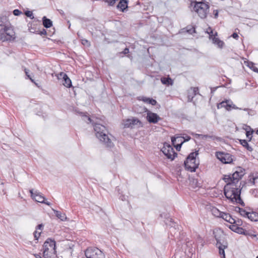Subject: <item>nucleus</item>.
<instances>
[{
	"instance_id": "9d476101",
	"label": "nucleus",
	"mask_w": 258,
	"mask_h": 258,
	"mask_svg": "<svg viewBox=\"0 0 258 258\" xmlns=\"http://www.w3.org/2000/svg\"><path fill=\"white\" fill-rule=\"evenodd\" d=\"M216 156L221 162L224 164H229L233 161L232 156L229 153L217 152Z\"/></svg>"
},
{
	"instance_id": "8fccbe9b",
	"label": "nucleus",
	"mask_w": 258,
	"mask_h": 258,
	"mask_svg": "<svg viewBox=\"0 0 258 258\" xmlns=\"http://www.w3.org/2000/svg\"><path fill=\"white\" fill-rule=\"evenodd\" d=\"M187 31L190 34H192L195 32V28L192 27L191 29H187Z\"/></svg>"
},
{
	"instance_id": "f3484780",
	"label": "nucleus",
	"mask_w": 258,
	"mask_h": 258,
	"mask_svg": "<svg viewBox=\"0 0 258 258\" xmlns=\"http://www.w3.org/2000/svg\"><path fill=\"white\" fill-rule=\"evenodd\" d=\"M52 210L55 214V216L61 221H64L67 220V218L64 213H61L60 212L58 211L53 208H52Z\"/></svg>"
},
{
	"instance_id": "69168bd1",
	"label": "nucleus",
	"mask_w": 258,
	"mask_h": 258,
	"mask_svg": "<svg viewBox=\"0 0 258 258\" xmlns=\"http://www.w3.org/2000/svg\"><path fill=\"white\" fill-rule=\"evenodd\" d=\"M210 30H208V28L207 29L206 32L207 33V31H210Z\"/></svg>"
},
{
	"instance_id": "393cba45",
	"label": "nucleus",
	"mask_w": 258,
	"mask_h": 258,
	"mask_svg": "<svg viewBox=\"0 0 258 258\" xmlns=\"http://www.w3.org/2000/svg\"><path fill=\"white\" fill-rule=\"evenodd\" d=\"M196 136L198 138H200L202 139H211L213 140L217 139V137L213 135H202V134H196Z\"/></svg>"
},
{
	"instance_id": "c756f323",
	"label": "nucleus",
	"mask_w": 258,
	"mask_h": 258,
	"mask_svg": "<svg viewBox=\"0 0 258 258\" xmlns=\"http://www.w3.org/2000/svg\"><path fill=\"white\" fill-rule=\"evenodd\" d=\"M212 213L214 216L217 217L221 218L222 216V212L220 211L216 208H213L211 210Z\"/></svg>"
},
{
	"instance_id": "cd10ccee",
	"label": "nucleus",
	"mask_w": 258,
	"mask_h": 258,
	"mask_svg": "<svg viewBox=\"0 0 258 258\" xmlns=\"http://www.w3.org/2000/svg\"><path fill=\"white\" fill-rule=\"evenodd\" d=\"M166 224L167 225H169L170 226V232L171 233L175 229V227L176 226V223L173 221L172 219H167L166 221Z\"/></svg>"
},
{
	"instance_id": "c9c22d12",
	"label": "nucleus",
	"mask_w": 258,
	"mask_h": 258,
	"mask_svg": "<svg viewBox=\"0 0 258 258\" xmlns=\"http://www.w3.org/2000/svg\"><path fill=\"white\" fill-rule=\"evenodd\" d=\"M253 133V131L252 130L251 131H246V137L249 139V141H250L252 139V134Z\"/></svg>"
},
{
	"instance_id": "f257e3e1",
	"label": "nucleus",
	"mask_w": 258,
	"mask_h": 258,
	"mask_svg": "<svg viewBox=\"0 0 258 258\" xmlns=\"http://www.w3.org/2000/svg\"><path fill=\"white\" fill-rule=\"evenodd\" d=\"M223 179L227 183L224 188V194L226 198L232 202L244 206V203L240 197L241 189L237 188V186L233 183L231 175H224Z\"/></svg>"
},
{
	"instance_id": "0e129e2a",
	"label": "nucleus",
	"mask_w": 258,
	"mask_h": 258,
	"mask_svg": "<svg viewBox=\"0 0 258 258\" xmlns=\"http://www.w3.org/2000/svg\"><path fill=\"white\" fill-rule=\"evenodd\" d=\"M120 199L122 200V201H124L125 200V197L124 196H122L120 197Z\"/></svg>"
},
{
	"instance_id": "473e14b6",
	"label": "nucleus",
	"mask_w": 258,
	"mask_h": 258,
	"mask_svg": "<svg viewBox=\"0 0 258 258\" xmlns=\"http://www.w3.org/2000/svg\"><path fill=\"white\" fill-rule=\"evenodd\" d=\"M247 66L253 71L258 73V69L255 66V64L251 61L247 62Z\"/></svg>"
},
{
	"instance_id": "680f3d73",
	"label": "nucleus",
	"mask_w": 258,
	"mask_h": 258,
	"mask_svg": "<svg viewBox=\"0 0 258 258\" xmlns=\"http://www.w3.org/2000/svg\"><path fill=\"white\" fill-rule=\"evenodd\" d=\"M24 71H25V73L26 76L29 75V70H28L27 69H25Z\"/></svg>"
},
{
	"instance_id": "338daca9",
	"label": "nucleus",
	"mask_w": 258,
	"mask_h": 258,
	"mask_svg": "<svg viewBox=\"0 0 258 258\" xmlns=\"http://www.w3.org/2000/svg\"><path fill=\"white\" fill-rule=\"evenodd\" d=\"M256 134L258 135V130L256 131Z\"/></svg>"
},
{
	"instance_id": "13d9d810",
	"label": "nucleus",
	"mask_w": 258,
	"mask_h": 258,
	"mask_svg": "<svg viewBox=\"0 0 258 258\" xmlns=\"http://www.w3.org/2000/svg\"><path fill=\"white\" fill-rule=\"evenodd\" d=\"M27 78L30 79L32 82L34 83V80L29 75H27Z\"/></svg>"
},
{
	"instance_id": "2eb2a0df",
	"label": "nucleus",
	"mask_w": 258,
	"mask_h": 258,
	"mask_svg": "<svg viewBox=\"0 0 258 258\" xmlns=\"http://www.w3.org/2000/svg\"><path fill=\"white\" fill-rule=\"evenodd\" d=\"M123 121V125L124 127H133L134 125L137 124L138 122H141L138 119L136 118L127 119Z\"/></svg>"
},
{
	"instance_id": "f8f14e48",
	"label": "nucleus",
	"mask_w": 258,
	"mask_h": 258,
	"mask_svg": "<svg viewBox=\"0 0 258 258\" xmlns=\"http://www.w3.org/2000/svg\"><path fill=\"white\" fill-rule=\"evenodd\" d=\"M218 109L225 108L227 110L230 111L232 109H241L233 104L232 101L230 100H225L218 103L217 106Z\"/></svg>"
},
{
	"instance_id": "ea45409f",
	"label": "nucleus",
	"mask_w": 258,
	"mask_h": 258,
	"mask_svg": "<svg viewBox=\"0 0 258 258\" xmlns=\"http://www.w3.org/2000/svg\"><path fill=\"white\" fill-rule=\"evenodd\" d=\"M232 225H230L229 226V228L232 230L234 232H236V231L237 230V228L239 227L238 226H237V225H234V224H232Z\"/></svg>"
},
{
	"instance_id": "aec40b11",
	"label": "nucleus",
	"mask_w": 258,
	"mask_h": 258,
	"mask_svg": "<svg viewBox=\"0 0 258 258\" xmlns=\"http://www.w3.org/2000/svg\"><path fill=\"white\" fill-rule=\"evenodd\" d=\"M117 7L120 9L122 12H123L124 10L127 8V1L120 0Z\"/></svg>"
},
{
	"instance_id": "bb28decb",
	"label": "nucleus",
	"mask_w": 258,
	"mask_h": 258,
	"mask_svg": "<svg viewBox=\"0 0 258 258\" xmlns=\"http://www.w3.org/2000/svg\"><path fill=\"white\" fill-rule=\"evenodd\" d=\"M245 236H248L252 238H256V239H258V235L250 230H246L245 229L244 234Z\"/></svg>"
},
{
	"instance_id": "20e7f679",
	"label": "nucleus",
	"mask_w": 258,
	"mask_h": 258,
	"mask_svg": "<svg viewBox=\"0 0 258 258\" xmlns=\"http://www.w3.org/2000/svg\"><path fill=\"white\" fill-rule=\"evenodd\" d=\"M191 6H194V10L197 13L201 19H205L210 8L208 3L202 2H191Z\"/></svg>"
},
{
	"instance_id": "58836bf2",
	"label": "nucleus",
	"mask_w": 258,
	"mask_h": 258,
	"mask_svg": "<svg viewBox=\"0 0 258 258\" xmlns=\"http://www.w3.org/2000/svg\"><path fill=\"white\" fill-rule=\"evenodd\" d=\"M245 229H243L242 227H238L237 229V230L236 231V233H237L238 234H244Z\"/></svg>"
},
{
	"instance_id": "de8ad7c7",
	"label": "nucleus",
	"mask_w": 258,
	"mask_h": 258,
	"mask_svg": "<svg viewBox=\"0 0 258 258\" xmlns=\"http://www.w3.org/2000/svg\"><path fill=\"white\" fill-rule=\"evenodd\" d=\"M191 89L192 90V94L194 96L196 95L199 91L198 88L194 87V88H191Z\"/></svg>"
},
{
	"instance_id": "9b49d317",
	"label": "nucleus",
	"mask_w": 258,
	"mask_h": 258,
	"mask_svg": "<svg viewBox=\"0 0 258 258\" xmlns=\"http://www.w3.org/2000/svg\"><path fill=\"white\" fill-rule=\"evenodd\" d=\"M161 151L167 158L173 160L177 153L175 152L173 148L168 144H164Z\"/></svg>"
},
{
	"instance_id": "5fc2aeb1",
	"label": "nucleus",
	"mask_w": 258,
	"mask_h": 258,
	"mask_svg": "<svg viewBox=\"0 0 258 258\" xmlns=\"http://www.w3.org/2000/svg\"><path fill=\"white\" fill-rule=\"evenodd\" d=\"M128 53H129V49L127 48H125L122 51V53H123L124 54H128Z\"/></svg>"
},
{
	"instance_id": "423d86ee",
	"label": "nucleus",
	"mask_w": 258,
	"mask_h": 258,
	"mask_svg": "<svg viewBox=\"0 0 258 258\" xmlns=\"http://www.w3.org/2000/svg\"><path fill=\"white\" fill-rule=\"evenodd\" d=\"M199 154L198 151L190 153L187 157L184 162V167L186 170L195 172L198 167L199 162H197L196 157Z\"/></svg>"
},
{
	"instance_id": "6ab92c4d",
	"label": "nucleus",
	"mask_w": 258,
	"mask_h": 258,
	"mask_svg": "<svg viewBox=\"0 0 258 258\" xmlns=\"http://www.w3.org/2000/svg\"><path fill=\"white\" fill-rule=\"evenodd\" d=\"M42 23L43 25L46 28H49L52 26V22L49 19L46 18V17L44 16L42 18Z\"/></svg>"
},
{
	"instance_id": "7c9ffc66",
	"label": "nucleus",
	"mask_w": 258,
	"mask_h": 258,
	"mask_svg": "<svg viewBox=\"0 0 258 258\" xmlns=\"http://www.w3.org/2000/svg\"><path fill=\"white\" fill-rule=\"evenodd\" d=\"M87 113H81V114L82 115V116L83 117V119L84 121H85L88 123H91L92 124H94V121L87 114Z\"/></svg>"
},
{
	"instance_id": "e2e57ef3",
	"label": "nucleus",
	"mask_w": 258,
	"mask_h": 258,
	"mask_svg": "<svg viewBox=\"0 0 258 258\" xmlns=\"http://www.w3.org/2000/svg\"><path fill=\"white\" fill-rule=\"evenodd\" d=\"M194 96V95L193 94H192V96H191V95H188V99H189H189H190V100H191V99L193 98Z\"/></svg>"
},
{
	"instance_id": "864d4df0",
	"label": "nucleus",
	"mask_w": 258,
	"mask_h": 258,
	"mask_svg": "<svg viewBox=\"0 0 258 258\" xmlns=\"http://www.w3.org/2000/svg\"><path fill=\"white\" fill-rule=\"evenodd\" d=\"M182 139H183V141L182 142L184 143V142L188 141L191 138L189 136H186L184 137H182Z\"/></svg>"
},
{
	"instance_id": "6e6552de",
	"label": "nucleus",
	"mask_w": 258,
	"mask_h": 258,
	"mask_svg": "<svg viewBox=\"0 0 258 258\" xmlns=\"http://www.w3.org/2000/svg\"><path fill=\"white\" fill-rule=\"evenodd\" d=\"M85 254L87 258H105V255L103 252L97 247L88 248Z\"/></svg>"
},
{
	"instance_id": "a211bd4d",
	"label": "nucleus",
	"mask_w": 258,
	"mask_h": 258,
	"mask_svg": "<svg viewBox=\"0 0 258 258\" xmlns=\"http://www.w3.org/2000/svg\"><path fill=\"white\" fill-rule=\"evenodd\" d=\"M212 40L213 43L214 44L217 45L220 48H222L225 44L223 41L220 40L218 38L216 37L215 36L213 37Z\"/></svg>"
},
{
	"instance_id": "4d7b16f0",
	"label": "nucleus",
	"mask_w": 258,
	"mask_h": 258,
	"mask_svg": "<svg viewBox=\"0 0 258 258\" xmlns=\"http://www.w3.org/2000/svg\"><path fill=\"white\" fill-rule=\"evenodd\" d=\"M197 241L199 242H202L203 239L200 236H199L197 238Z\"/></svg>"
},
{
	"instance_id": "ddd939ff",
	"label": "nucleus",
	"mask_w": 258,
	"mask_h": 258,
	"mask_svg": "<svg viewBox=\"0 0 258 258\" xmlns=\"http://www.w3.org/2000/svg\"><path fill=\"white\" fill-rule=\"evenodd\" d=\"M244 174L245 169L240 167H238L237 170L231 175L233 183L236 185Z\"/></svg>"
},
{
	"instance_id": "2f4dec72",
	"label": "nucleus",
	"mask_w": 258,
	"mask_h": 258,
	"mask_svg": "<svg viewBox=\"0 0 258 258\" xmlns=\"http://www.w3.org/2000/svg\"><path fill=\"white\" fill-rule=\"evenodd\" d=\"M217 247L219 249V253L221 256V258H225V254L224 249L227 248V247L222 246H217Z\"/></svg>"
},
{
	"instance_id": "1a4fd4ad",
	"label": "nucleus",
	"mask_w": 258,
	"mask_h": 258,
	"mask_svg": "<svg viewBox=\"0 0 258 258\" xmlns=\"http://www.w3.org/2000/svg\"><path fill=\"white\" fill-rule=\"evenodd\" d=\"M29 192L31 194V198L36 202L44 204L48 206H50L51 205L50 202H45V197L39 191L36 190L34 192L33 189H30Z\"/></svg>"
},
{
	"instance_id": "c85d7f7f",
	"label": "nucleus",
	"mask_w": 258,
	"mask_h": 258,
	"mask_svg": "<svg viewBox=\"0 0 258 258\" xmlns=\"http://www.w3.org/2000/svg\"><path fill=\"white\" fill-rule=\"evenodd\" d=\"M144 102L148 103L152 105H155L157 103V101L152 98L142 97V99Z\"/></svg>"
},
{
	"instance_id": "774afa93",
	"label": "nucleus",
	"mask_w": 258,
	"mask_h": 258,
	"mask_svg": "<svg viewBox=\"0 0 258 258\" xmlns=\"http://www.w3.org/2000/svg\"><path fill=\"white\" fill-rule=\"evenodd\" d=\"M248 110V109H247V108L244 109V110Z\"/></svg>"
},
{
	"instance_id": "72a5a7b5",
	"label": "nucleus",
	"mask_w": 258,
	"mask_h": 258,
	"mask_svg": "<svg viewBox=\"0 0 258 258\" xmlns=\"http://www.w3.org/2000/svg\"><path fill=\"white\" fill-rule=\"evenodd\" d=\"M182 137H172L171 138V142L173 145H176L177 142H180L182 141Z\"/></svg>"
},
{
	"instance_id": "3c124183",
	"label": "nucleus",
	"mask_w": 258,
	"mask_h": 258,
	"mask_svg": "<svg viewBox=\"0 0 258 258\" xmlns=\"http://www.w3.org/2000/svg\"><path fill=\"white\" fill-rule=\"evenodd\" d=\"M82 43L84 45H88V44L90 45L89 41L87 39H85L82 40Z\"/></svg>"
},
{
	"instance_id": "c03bdc74",
	"label": "nucleus",
	"mask_w": 258,
	"mask_h": 258,
	"mask_svg": "<svg viewBox=\"0 0 258 258\" xmlns=\"http://www.w3.org/2000/svg\"><path fill=\"white\" fill-rule=\"evenodd\" d=\"M183 143V142L181 141V143L180 144H177V145H175L174 146L176 148V149L178 151H179L181 149V146L182 144Z\"/></svg>"
},
{
	"instance_id": "a18cd8bd",
	"label": "nucleus",
	"mask_w": 258,
	"mask_h": 258,
	"mask_svg": "<svg viewBox=\"0 0 258 258\" xmlns=\"http://www.w3.org/2000/svg\"><path fill=\"white\" fill-rule=\"evenodd\" d=\"M43 227H44V225L42 224H39L36 227V230H40V231H42V229H43Z\"/></svg>"
},
{
	"instance_id": "052dcab7",
	"label": "nucleus",
	"mask_w": 258,
	"mask_h": 258,
	"mask_svg": "<svg viewBox=\"0 0 258 258\" xmlns=\"http://www.w3.org/2000/svg\"><path fill=\"white\" fill-rule=\"evenodd\" d=\"M34 255L35 258H42L40 254H34Z\"/></svg>"
},
{
	"instance_id": "7ed1b4c3",
	"label": "nucleus",
	"mask_w": 258,
	"mask_h": 258,
	"mask_svg": "<svg viewBox=\"0 0 258 258\" xmlns=\"http://www.w3.org/2000/svg\"><path fill=\"white\" fill-rule=\"evenodd\" d=\"M96 137L107 147H113V144L108 136V131L104 125L94 122L93 124Z\"/></svg>"
},
{
	"instance_id": "dca6fc26",
	"label": "nucleus",
	"mask_w": 258,
	"mask_h": 258,
	"mask_svg": "<svg viewBox=\"0 0 258 258\" xmlns=\"http://www.w3.org/2000/svg\"><path fill=\"white\" fill-rule=\"evenodd\" d=\"M221 218L230 224H232L235 222V219L232 217V216L229 213L224 212L222 213Z\"/></svg>"
},
{
	"instance_id": "4be33fe9",
	"label": "nucleus",
	"mask_w": 258,
	"mask_h": 258,
	"mask_svg": "<svg viewBox=\"0 0 258 258\" xmlns=\"http://www.w3.org/2000/svg\"><path fill=\"white\" fill-rule=\"evenodd\" d=\"M62 84L67 88H70L72 87V81L71 79L68 77L67 75L62 80Z\"/></svg>"
},
{
	"instance_id": "37998d69",
	"label": "nucleus",
	"mask_w": 258,
	"mask_h": 258,
	"mask_svg": "<svg viewBox=\"0 0 258 258\" xmlns=\"http://www.w3.org/2000/svg\"><path fill=\"white\" fill-rule=\"evenodd\" d=\"M13 14L15 16H19L22 14V12L19 10L18 9H15L13 11Z\"/></svg>"
},
{
	"instance_id": "49530a36",
	"label": "nucleus",
	"mask_w": 258,
	"mask_h": 258,
	"mask_svg": "<svg viewBox=\"0 0 258 258\" xmlns=\"http://www.w3.org/2000/svg\"><path fill=\"white\" fill-rule=\"evenodd\" d=\"M219 11L218 10H214L213 15L215 19H217L218 17Z\"/></svg>"
},
{
	"instance_id": "412c9836",
	"label": "nucleus",
	"mask_w": 258,
	"mask_h": 258,
	"mask_svg": "<svg viewBox=\"0 0 258 258\" xmlns=\"http://www.w3.org/2000/svg\"><path fill=\"white\" fill-rule=\"evenodd\" d=\"M247 218L251 221H258V213L255 212H249Z\"/></svg>"
},
{
	"instance_id": "79ce46f5",
	"label": "nucleus",
	"mask_w": 258,
	"mask_h": 258,
	"mask_svg": "<svg viewBox=\"0 0 258 258\" xmlns=\"http://www.w3.org/2000/svg\"><path fill=\"white\" fill-rule=\"evenodd\" d=\"M41 232H38L37 230H35L34 232V236L35 240H38L39 236H40Z\"/></svg>"
},
{
	"instance_id": "0eeeda50",
	"label": "nucleus",
	"mask_w": 258,
	"mask_h": 258,
	"mask_svg": "<svg viewBox=\"0 0 258 258\" xmlns=\"http://www.w3.org/2000/svg\"><path fill=\"white\" fill-rule=\"evenodd\" d=\"M215 238L217 241V246L228 247L227 237L223 231L221 230H217L213 232Z\"/></svg>"
},
{
	"instance_id": "e433bc0d",
	"label": "nucleus",
	"mask_w": 258,
	"mask_h": 258,
	"mask_svg": "<svg viewBox=\"0 0 258 258\" xmlns=\"http://www.w3.org/2000/svg\"><path fill=\"white\" fill-rule=\"evenodd\" d=\"M67 74L63 73V72H61V73H59L58 74H57V78L58 80H63V78L66 76Z\"/></svg>"
},
{
	"instance_id": "6e6d98bb",
	"label": "nucleus",
	"mask_w": 258,
	"mask_h": 258,
	"mask_svg": "<svg viewBox=\"0 0 258 258\" xmlns=\"http://www.w3.org/2000/svg\"><path fill=\"white\" fill-rule=\"evenodd\" d=\"M232 36L233 38L235 39H237V38L238 37V35L236 33H233V34L232 35Z\"/></svg>"
},
{
	"instance_id": "4c0bfd02",
	"label": "nucleus",
	"mask_w": 258,
	"mask_h": 258,
	"mask_svg": "<svg viewBox=\"0 0 258 258\" xmlns=\"http://www.w3.org/2000/svg\"><path fill=\"white\" fill-rule=\"evenodd\" d=\"M25 15L28 17H29L31 19H33L34 18V17L33 16V13L32 11H26L25 12Z\"/></svg>"
},
{
	"instance_id": "bf43d9fd",
	"label": "nucleus",
	"mask_w": 258,
	"mask_h": 258,
	"mask_svg": "<svg viewBox=\"0 0 258 258\" xmlns=\"http://www.w3.org/2000/svg\"><path fill=\"white\" fill-rule=\"evenodd\" d=\"M59 12L60 13V14L62 16V17H64L65 16V14L64 13V12L62 11V10H59Z\"/></svg>"
},
{
	"instance_id": "a878e982",
	"label": "nucleus",
	"mask_w": 258,
	"mask_h": 258,
	"mask_svg": "<svg viewBox=\"0 0 258 258\" xmlns=\"http://www.w3.org/2000/svg\"><path fill=\"white\" fill-rule=\"evenodd\" d=\"M161 81L164 85H172L173 84V81L170 77H162L161 79Z\"/></svg>"
},
{
	"instance_id": "09e8293b",
	"label": "nucleus",
	"mask_w": 258,
	"mask_h": 258,
	"mask_svg": "<svg viewBox=\"0 0 258 258\" xmlns=\"http://www.w3.org/2000/svg\"><path fill=\"white\" fill-rule=\"evenodd\" d=\"M233 224H235L237 225V226H240V225H242V222L241 220L235 219V222Z\"/></svg>"
},
{
	"instance_id": "b1692460",
	"label": "nucleus",
	"mask_w": 258,
	"mask_h": 258,
	"mask_svg": "<svg viewBox=\"0 0 258 258\" xmlns=\"http://www.w3.org/2000/svg\"><path fill=\"white\" fill-rule=\"evenodd\" d=\"M239 142L240 144L245 147L248 151L251 152L253 150L252 148L249 145L246 140H240Z\"/></svg>"
},
{
	"instance_id": "a19ab883",
	"label": "nucleus",
	"mask_w": 258,
	"mask_h": 258,
	"mask_svg": "<svg viewBox=\"0 0 258 258\" xmlns=\"http://www.w3.org/2000/svg\"><path fill=\"white\" fill-rule=\"evenodd\" d=\"M250 192L254 197H258V189H252Z\"/></svg>"
},
{
	"instance_id": "5701e85b",
	"label": "nucleus",
	"mask_w": 258,
	"mask_h": 258,
	"mask_svg": "<svg viewBox=\"0 0 258 258\" xmlns=\"http://www.w3.org/2000/svg\"><path fill=\"white\" fill-rule=\"evenodd\" d=\"M235 211L236 212H238L241 216L247 218L248 212L246 211L244 209L239 208L238 207H236L235 208Z\"/></svg>"
},
{
	"instance_id": "603ef678",
	"label": "nucleus",
	"mask_w": 258,
	"mask_h": 258,
	"mask_svg": "<svg viewBox=\"0 0 258 258\" xmlns=\"http://www.w3.org/2000/svg\"><path fill=\"white\" fill-rule=\"evenodd\" d=\"M38 34H40V35H46L47 32H46V31L44 29H43L41 31H40L38 33Z\"/></svg>"
},
{
	"instance_id": "4468645a",
	"label": "nucleus",
	"mask_w": 258,
	"mask_h": 258,
	"mask_svg": "<svg viewBox=\"0 0 258 258\" xmlns=\"http://www.w3.org/2000/svg\"><path fill=\"white\" fill-rule=\"evenodd\" d=\"M147 120L150 123H156L158 121L161 120V117L156 113L148 111L147 113Z\"/></svg>"
},
{
	"instance_id": "39448f33",
	"label": "nucleus",
	"mask_w": 258,
	"mask_h": 258,
	"mask_svg": "<svg viewBox=\"0 0 258 258\" xmlns=\"http://www.w3.org/2000/svg\"><path fill=\"white\" fill-rule=\"evenodd\" d=\"M55 241L48 238L43 245V256L44 258H53L56 252Z\"/></svg>"
},
{
	"instance_id": "f704fd0d",
	"label": "nucleus",
	"mask_w": 258,
	"mask_h": 258,
	"mask_svg": "<svg viewBox=\"0 0 258 258\" xmlns=\"http://www.w3.org/2000/svg\"><path fill=\"white\" fill-rule=\"evenodd\" d=\"M208 30H210V31H207V33L209 34V38L210 39H212L214 36H217V32H216L215 33V35L213 34V30H212V29L211 27H208Z\"/></svg>"
},
{
	"instance_id": "f03ea898",
	"label": "nucleus",
	"mask_w": 258,
	"mask_h": 258,
	"mask_svg": "<svg viewBox=\"0 0 258 258\" xmlns=\"http://www.w3.org/2000/svg\"><path fill=\"white\" fill-rule=\"evenodd\" d=\"M16 38L15 32L7 18L0 16V40L12 42Z\"/></svg>"
}]
</instances>
